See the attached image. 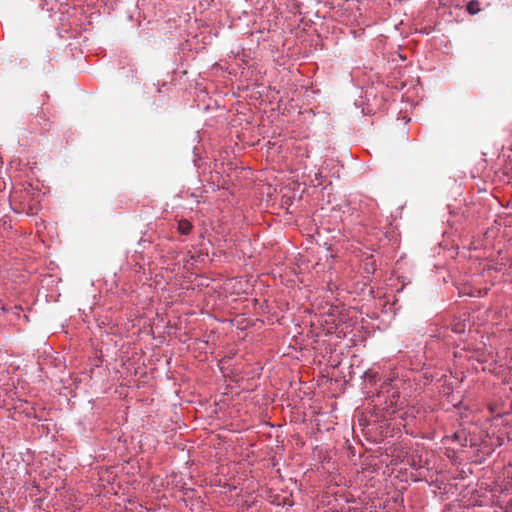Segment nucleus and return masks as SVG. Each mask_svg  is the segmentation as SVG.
<instances>
[{
  "mask_svg": "<svg viewBox=\"0 0 512 512\" xmlns=\"http://www.w3.org/2000/svg\"><path fill=\"white\" fill-rule=\"evenodd\" d=\"M466 9H467L469 14L475 15V14H477L481 10L480 9V2L477 1V0L469 1L467 3V5H466Z\"/></svg>",
  "mask_w": 512,
  "mask_h": 512,
  "instance_id": "nucleus-2",
  "label": "nucleus"
},
{
  "mask_svg": "<svg viewBox=\"0 0 512 512\" xmlns=\"http://www.w3.org/2000/svg\"><path fill=\"white\" fill-rule=\"evenodd\" d=\"M192 230V224L188 220H180L178 223V231L183 235H188Z\"/></svg>",
  "mask_w": 512,
  "mask_h": 512,
  "instance_id": "nucleus-1",
  "label": "nucleus"
}]
</instances>
